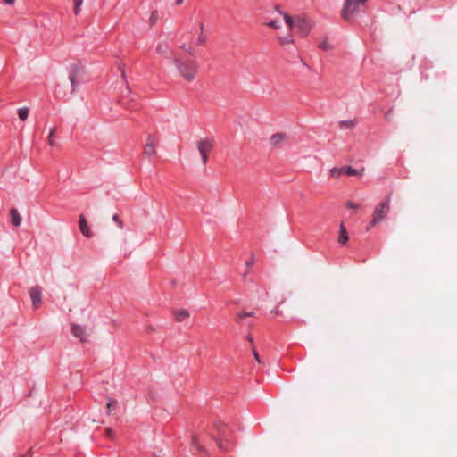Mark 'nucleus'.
Returning a JSON list of instances; mask_svg holds the SVG:
<instances>
[{
    "instance_id": "obj_1",
    "label": "nucleus",
    "mask_w": 457,
    "mask_h": 457,
    "mask_svg": "<svg viewBox=\"0 0 457 457\" xmlns=\"http://www.w3.org/2000/svg\"><path fill=\"white\" fill-rule=\"evenodd\" d=\"M285 22L290 28V29L295 30V33L301 37H305L311 32L313 22L303 14H296L295 16H291L288 13H282Z\"/></svg>"
},
{
    "instance_id": "obj_2",
    "label": "nucleus",
    "mask_w": 457,
    "mask_h": 457,
    "mask_svg": "<svg viewBox=\"0 0 457 457\" xmlns=\"http://www.w3.org/2000/svg\"><path fill=\"white\" fill-rule=\"evenodd\" d=\"M173 63L185 80L191 82L195 79L199 68L196 61L187 57H176Z\"/></svg>"
},
{
    "instance_id": "obj_3",
    "label": "nucleus",
    "mask_w": 457,
    "mask_h": 457,
    "mask_svg": "<svg viewBox=\"0 0 457 457\" xmlns=\"http://www.w3.org/2000/svg\"><path fill=\"white\" fill-rule=\"evenodd\" d=\"M390 204L391 198L388 195L376 206L373 212L371 226H375L376 224L381 222L387 217L390 211Z\"/></svg>"
},
{
    "instance_id": "obj_4",
    "label": "nucleus",
    "mask_w": 457,
    "mask_h": 457,
    "mask_svg": "<svg viewBox=\"0 0 457 457\" xmlns=\"http://www.w3.org/2000/svg\"><path fill=\"white\" fill-rule=\"evenodd\" d=\"M79 69L78 67H74L69 74V81H65L62 85H59L58 93L61 94V87H64L63 96H65L68 94H73L78 86V76H79Z\"/></svg>"
},
{
    "instance_id": "obj_5",
    "label": "nucleus",
    "mask_w": 457,
    "mask_h": 457,
    "mask_svg": "<svg viewBox=\"0 0 457 457\" xmlns=\"http://www.w3.org/2000/svg\"><path fill=\"white\" fill-rule=\"evenodd\" d=\"M367 0H345L342 10V16L349 20L353 14L359 12Z\"/></svg>"
},
{
    "instance_id": "obj_6",
    "label": "nucleus",
    "mask_w": 457,
    "mask_h": 457,
    "mask_svg": "<svg viewBox=\"0 0 457 457\" xmlns=\"http://www.w3.org/2000/svg\"><path fill=\"white\" fill-rule=\"evenodd\" d=\"M213 148V141L211 139H203L197 143V149L202 157L203 164H206L208 161V154Z\"/></svg>"
},
{
    "instance_id": "obj_7",
    "label": "nucleus",
    "mask_w": 457,
    "mask_h": 457,
    "mask_svg": "<svg viewBox=\"0 0 457 457\" xmlns=\"http://www.w3.org/2000/svg\"><path fill=\"white\" fill-rule=\"evenodd\" d=\"M158 145V138L154 135H148L146 143L144 146L143 154L146 157H153L156 154V146Z\"/></svg>"
},
{
    "instance_id": "obj_8",
    "label": "nucleus",
    "mask_w": 457,
    "mask_h": 457,
    "mask_svg": "<svg viewBox=\"0 0 457 457\" xmlns=\"http://www.w3.org/2000/svg\"><path fill=\"white\" fill-rule=\"evenodd\" d=\"M29 295L32 302V306L35 310L38 309L42 303V289L38 286H34L29 288Z\"/></svg>"
},
{
    "instance_id": "obj_9",
    "label": "nucleus",
    "mask_w": 457,
    "mask_h": 457,
    "mask_svg": "<svg viewBox=\"0 0 457 457\" xmlns=\"http://www.w3.org/2000/svg\"><path fill=\"white\" fill-rule=\"evenodd\" d=\"M71 332L75 337L79 338L81 342L87 341V337L88 335L85 328L77 324H72L71 328Z\"/></svg>"
},
{
    "instance_id": "obj_10",
    "label": "nucleus",
    "mask_w": 457,
    "mask_h": 457,
    "mask_svg": "<svg viewBox=\"0 0 457 457\" xmlns=\"http://www.w3.org/2000/svg\"><path fill=\"white\" fill-rule=\"evenodd\" d=\"M79 228L80 230V232L87 237H93V233L92 231L90 230L88 225H87V221L85 218V216L83 214H80L79 215Z\"/></svg>"
},
{
    "instance_id": "obj_11",
    "label": "nucleus",
    "mask_w": 457,
    "mask_h": 457,
    "mask_svg": "<svg viewBox=\"0 0 457 457\" xmlns=\"http://www.w3.org/2000/svg\"><path fill=\"white\" fill-rule=\"evenodd\" d=\"M287 139V136L286 133L278 132L274 135H272L270 138V144L272 146H279L281 144H283Z\"/></svg>"
},
{
    "instance_id": "obj_12",
    "label": "nucleus",
    "mask_w": 457,
    "mask_h": 457,
    "mask_svg": "<svg viewBox=\"0 0 457 457\" xmlns=\"http://www.w3.org/2000/svg\"><path fill=\"white\" fill-rule=\"evenodd\" d=\"M10 217H11V221L14 226L18 227L21 225V219L19 214V212L16 209L12 208L10 210Z\"/></svg>"
},
{
    "instance_id": "obj_13",
    "label": "nucleus",
    "mask_w": 457,
    "mask_h": 457,
    "mask_svg": "<svg viewBox=\"0 0 457 457\" xmlns=\"http://www.w3.org/2000/svg\"><path fill=\"white\" fill-rule=\"evenodd\" d=\"M174 315L176 317V320L178 322H181L182 320H184L186 318H188L189 317V312L186 309H179V310H176L174 312Z\"/></svg>"
},
{
    "instance_id": "obj_14",
    "label": "nucleus",
    "mask_w": 457,
    "mask_h": 457,
    "mask_svg": "<svg viewBox=\"0 0 457 457\" xmlns=\"http://www.w3.org/2000/svg\"><path fill=\"white\" fill-rule=\"evenodd\" d=\"M349 237H348V234H347V231H346V228L344 226V224L342 223L340 225V235H339V237H338V242L340 244H345L347 241H348Z\"/></svg>"
},
{
    "instance_id": "obj_15",
    "label": "nucleus",
    "mask_w": 457,
    "mask_h": 457,
    "mask_svg": "<svg viewBox=\"0 0 457 457\" xmlns=\"http://www.w3.org/2000/svg\"><path fill=\"white\" fill-rule=\"evenodd\" d=\"M169 50V45L167 42H161L156 46V52L162 55H166Z\"/></svg>"
},
{
    "instance_id": "obj_16",
    "label": "nucleus",
    "mask_w": 457,
    "mask_h": 457,
    "mask_svg": "<svg viewBox=\"0 0 457 457\" xmlns=\"http://www.w3.org/2000/svg\"><path fill=\"white\" fill-rule=\"evenodd\" d=\"M345 174L348 176H362V171H359L350 166L344 167Z\"/></svg>"
},
{
    "instance_id": "obj_17",
    "label": "nucleus",
    "mask_w": 457,
    "mask_h": 457,
    "mask_svg": "<svg viewBox=\"0 0 457 457\" xmlns=\"http://www.w3.org/2000/svg\"><path fill=\"white\" fill-rule=\"evenodd\" d=\"M29 113V107H23V108H20L18 110V116L21 120H26L28 119Z\"/></svg>"
},
{
    "instance_id": "obj_18",
    "label": "nucleus",
    "mask_w": 457,
    "mask_h": 457,
    "mask_svg": "<svg viewBox=\"0 0 457 457\" xmlns=\"http://www.w3.org/2000/svg\"><path fill=\"white\" fill-rule=\"evenodd\" d=\"M200 29H201V33H200V35L197 37L196 44L198 46H203L205 43V41H206V36L203 33V29H204V24L203 23H200Z\"/></svg>"
},
{
    "instance_id": "obj_19",
    "label": "nucleus",
    "mask_w": 457,
    "mask_h": 457,
    "mask_svg": "<svg viewBox=\"0 0 457 457\" xmlns=\"http://www.w3.org/2000/svg\"><path fill=\"white\" fill-rule=\"evenodd\" d=\"M343 174H345L344 167H342V168H333V169L330 170V175L333 178H339Z\"/></svg>"
},
{
    "instance_id": "obj_20",
    "label": "nucleus",
    "mask_w": 457,
    "mask_h": 457,
    "mask_svg": "<svg viewBox=\"0 0 457 457\" xmlns=\"http://www.w3.org/2000/svg\"><path fill=\"white\" fill-rule=\"evenodd\" d=\"M278 41L280 43L281 46H286L287 44H293L294 43V39L291 36H287V37H278Z\"/></svg>"
},
{
    "instance_id": "obj_21",
    "label": "nucleus",
    "mask_w": 457,
    "mask_h": 457,
    "mask_svg": "<svg viewBox=\"0 0 457 457\" xmlns=\"http://www.w3.org/2000/svg\"><path fill=\"white\" fill-rule=\"evenodd\" d=\"M159 19V15H158V12L156 11H154L151 15H150V18H149V23H150V26H154L156 24L157 21Z\"/></svg>"
},
{
    "instance_id": "obj_22",
    "label": "nucleus",
    "mask_w": 457,
    "mask_h": 457,
    "mask_svg": "<svg viewBox=\"0 0 457 457\" xmlns=\"http://www.w3.org/2000/svg\"><path fill=\"white\" fill-rule=\"evenodd\" d=\"M83 0H75L74 2V13L78 15L80 12V6L82 5Z\"/></svg>"
},
{
    "instance_id": "obj_23",
    "label": "nucleus",
    "mask_w": 457,
    "mask_h": 457,
    "mask_svg": "<svg viewBox=\"0 0 457 457\" xmlns=\"http://www.w3.org/2000/svg\"><path fill=\"white\" fill-rule=\"evenodd\" d=\"M55 133V129L53 128L51 130H50V133H49V136H48V144L52 146H54L55 145V141L54 139V135Z\"/></svg>"
},
{
    "instance_id": "obj_24",
    "label": "nucleus",
    "mask_w": 457,
    "mask_h": 457,
    "mask_svg": "<svg viewBox=\"0 0 457 457\" xmlns=\"http://www.w3.org/2000/svg\"><path fill=\"white\" fill-rule=\"evenodd\" d=\"M253 315V312H240L237 314V321H241L244 319H246L247 317H251Z\"/></svg>"
},
{
    "instance_id": "obj_25",
    "label": "nucleus",
    "mask_w": 457,
    "mask_h": 457,
    "mask_svg": "<svg viewBox=\"0 0 457 457\" xmlns=\"http://www.w3.org/2000/svg\"><path fill=\"white\" fill-rule=\"evenodd\" d=\"M112 220L118 225L120 228H123V222L121 221L118 214H114L112 216Z\"/></svg>"
},
{
    "instance_id": "obj_26",
    "label": "nucleus",
    "mask_w": 457,
    "mask_h": 457,
    "mask_svg": "<svg viewBox=\"0 0 457 457\" xmlns=\"http://www.w3.org/2000/svg\"><path fill=\"white\" fill-rule=\"evenodd\" d=\"M267 26L271 28V29H280V24L276 21H270L267 23Z\"/></svg>"
},
{
    "instance_id": "obj_27",
    "label": "nucleus",
    "mask_w": 457,
    "mask_h": 457,
    "mask_svg": "<svg viewBox=\"0 0 457 457\" xmlns=\"http://www.w3.org/2000/svg\"><path fill=\"white\" fill-rule=\"evenodd\" d=\"M117 404V402L114 400H110L107 403V411L108 413H111L115 405Z\"/></svg>"
},
{
    "instance_id": "obj_28",
    "label": "nucleus",
    "mask_w": 457,
    "mask_h": 457,
    "mask_svg": "<svg viewBox=\"0 0 457 457\" xmlns=\"http://www.w3.org/2000/svg\"><path fill=\"white\" fill-rule=\"evenodd\" d=\"M181 48L186 51L187 53H188L190 55H193L194 54V48L190 46H187L186 44L182 45L181 46Z\"/></svg>"
},
{
    "instance_id": "obj_29",
    "label": "nucleus",
    "mask_w": 457,
    "mask_h": 457,
    "mask_svg": "<svg viewBox=\"0 0 457 457\" xmlns=\"http://www.w3.org/2000/svg\"><path fill=\"white\" fill-rule=\"evenodd\" d=\"M345 206L349 209H357L359 208V204L353 203V202H351V201H348L345 203Z\"/></svg>"
},
{
    "instance_id": "obj_30",
    "label": "nucleus",
    "mask_w": 457,
    "mask_h": 457,
    "mask_svg": "<svg viewBox=\"0 0 457 457\" xmlns=\"http://www.w3.org/2000/svg\"><path fill=\"white\" fill-rule=\"evenodd\" d=\"M320 47L324 49V50H328L329 49V46L328 44L326 42V41H323L320 45Z\"/></svg>"
},
{
    "instance_id": "obj_31",
    "label": "nucleus",
    "mask_w": 457,
    "mask_h": 457,
    "mask_svg": "<svg viewBox=\"0 0 457 457\" xmlns=\"http://www.w3.org/2000/svg\"><path fill=\"white\" fill-rule=\"evenodd\" d=\"M218 447L222 451H227V447L223 445V443L220 440L217 441Z\"/></svg>"
},
{
    "instance_id": "obj_32",
    "label": "nucleus",
    "mask_w": 457,
    "mask_h": 457,
    "mask_svg": "<svg viewBox=\"0 0 457 457\" xmlns=\"http://www.w3.org/2000/svg\"><path fill=\"white\" fill-rule=\"evenodd\" d=\"M218 430H219V434L220 436L227 437L228 435H227V432L225 429H221V428H218Z\"/></svg>"
},
{
    "instance_id": "obj_33",
    "label": "nucleus",
    "mask_w": 457,
    "mask_h": 457,
    "mask_svg": "<svg viewBox=\"0 0 457 457\" xmlns=\"http://www.w3.org/2000/svg\"><path fill=\"white\" fill-rule=\"evenodd\" d=\"M253 356H254L255 360L260 362L259 354H258V353L254 349H253Z\"/></svg>"
},
{
    "instance_id": "obj_34",
    "label": "nucleus",
    "mask_w": 457,
    "mask_h": 457,
    "mask_svg": "<svg viewBox=\"0 0 457 457\" xmlns=\"http://www.w3.org/2000/svg\"><path fill=\"white\" fill-rule=\"evenodd\" d=\"M253 264V258H252L251 260H249L245 262V265L247 268H250Z\"/></svg>"
},
{
    "instance_id": "obj_35",
    "label": "nucleus",
    "mask_w": 457,
    "mask_h": 457,
    "mask_svg": "<svg viewBox=\"0 0 457 457\" xmlns=\"http://www.w3.org/2000/svg\"><path fill=\"white\" fill-rule=\"evenodd\" d=\"M112 434H113V431H112L111 428H106V435H107L109 437H112Z\"/></svg>"
},
{
    "instance_id": "obj_36",
    "label": "nucleus",
    "mask_w": 457,
    "mask_h": 457,
    "mask_svg": "<svg viewBox=\"0 0 457 457\" xmlns=\"http://www.w3.org/2000/svg\"><path fill=\"white\" fill-rule=\"evenodd\" d=\"M391 116H392V111L387 112L386 113V116H385V117H386V120H390V118H391Z\"/></svg>"
},
{
    "instance_id": "obj_37",
    "label": "nucleus",
    "mask_w": 457,
    "mask_h": 457,
    "mask_svg": "<svg viewBox=\"0 0 457 457\" xmlns=\"http://www.w3.org/2000/svg\"><path fill=\"white\" fill-rule=\"evenodd\" d=\"M6 4L12 5L15 0H3Z\"/></svg>"
},
{
    "instance_id": "obj_38",
    "label": "nucleus",
    "mask_w": 457,
    "mask_h": 457,
    "mask_svg": "<svg viewBox=\"0 0 457 457\" xmlns=\"http://www.w3.org/2000/svg\"><path fill=\"white\" fill-rule=\"evenodd\" d=\"M124 104L126 105L127 109H131V108H132V106H130V105L129 104V103H124Z\"/></svg>"
},
{
    "instance_id": "obj_39",
    "label": "nucleus",
    "mask_w": 457,
    "mask_h": 457,
    "mask_svg": "<svg viewBox=\"0 0 457 457\" xmlns=\"http://www.w3.org/2000/svg\"><path fill=\"white\" fill-rule=\"evenodd\" d=\"M184 0H176V4H181L183 3Z\"/></svg>"
}]
</instances>
